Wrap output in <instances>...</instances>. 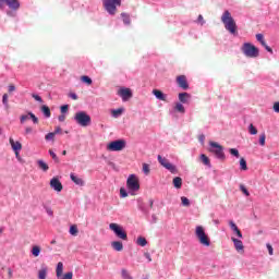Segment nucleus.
Listing matches in <instances>:
<instances>
[{
	"instance_id": "nucleus-1",
	"label": "nucleus",
	"mask_w": 279,
	"mask_h": 279,
	"mask_svg": "<svg viewBox=\"0 0 279 279\" xmlns=\"http://www.w3.org/2000/svg\"><path fill=\"white\" fill-rule=\"evenodd\" d=\"M221 23H223L225 29H227L229 34H232V36H236V22L234 21V17H232L230 11H225L222 13Z\"/></svg>"
},
{
	"instance_id": "nucleus-2",
	"label": "nucleus",
	"mask_w": 279,
	"mask_h": 279,
	"mask_svg": "<svg viewBox=\"0 0 279 279\" xmlns=\"http://www.w3.org/2000/svg\"><path fill=\"white\" fill-rule=\"evenodd\" d=\"M126 189L131 195H135L141 191V181L136 174H130L126 179Z\"/></svg>"
},
{
	"instance_id": "nucleus-3",
	"label": "nucleus",
	"mask_w": 279,
	"mask_h": 279,
	"mask_svg": "<svg viewBox=\"0 0 279 279\" xmlns=\"http://www.w3.org/2000/svg\"><path fill=\"white\" fill-rule=\"evenodd\" d=\"M195 236L201 245H204V247H210V238H208V234H206L204 227L197 226L195 228Z\"/></svg>"
},
{
	"instance_id": "nucleus-4",
	"label": "nucleus",
	"mask_w": 279,
	"mask_h": 279,
	"mask_svg": "<svg viewBox=\"0 0 279 279\" xmlns=\"http://www.w3.org/2000/svg\"><path fill=\"white\" fill-rule=\"evenodd\" d=\"M241 51L246 58H258L260 53L258 48L252 45L251 43H244L241 48Z\"/></svg>"
},
{
	"instance_id": "nucleus-5",
	"label": "nucleus",
	"mask_w": 279,
	"mask_h": 279,
	"mask_svg": "<svg viewBox=\"0 0 279 279\" xmlns=\"http://www.w3.org/2000/svg\"><path fill=\"white\" fill-rule=\"evenodd\" d=\"M209 151L216 156L218 160H226V153H223V146L217 142H209Z\"/></svg>"
},
{
	"instance_id": "nucleus-6",
	"label": "nucleus",
	"mask_w": 279,
	"mask_h": 279,
	"mask_svg": "<svg viewBox=\"0 0 279 279\" xmlns=\"http://www.w3.org/2000/svg\"><path fill=\"white\" fill-rule=\"evenodd\" d=\"M104 9L110 16L117 14V8L121 5V0H102Z\"/></svg>"
},
{
	"instance_id": "nucleus-7",
	"label": "nucleus",
	"mask_w": 279,
	"mask_h": 279,
	"mask_svg": "<svg viewBox=\"0 0 279 279\" xmlns=\"http://www.w3.org/2000/svg\"><path fill=\"white\" fill-rule=\"evenodd\" d=\"M74 121L77 125H81V128H88V125H90V116H88L86 111H78L74 116Z\"/></svg>"
},
{
	"instance_id": "nucleus-8",
	"label": "nucleus",
	"mask_w": 279,
	"mask_h": 279,
	"mask_svg": "<svg viewBox=\"0 0 279 279\" xmlns=\"http://www.w3.org/2000/svg\"><path fill=\"white\" fill-rule=\"evenodd\" d=\"M109 230H111L116 234V236H118V239H122V241H128V233L120 225L112 222L109 225Z\"/></svg>"
},
{
	"instance_id": "nucleus-9",
	"label": "nucleus",
	"mask_w": 279,
	"mask_h": 279,
	"mask_svg": "<svg viewBox=\"0 0 279 279\" xmlns=\"http://www.w3.org/2000/svg\"><path fill=\"white\" fill-rule=\"evenodd\" d=\"M7 7L16 12L21 8V2L19 0H0V10H5Z\"/></svg>"
},
{
	"instance_id": "nucleus-10",
	"label": "nucleus",
	"mask_w": 279,
	"mask_h": 279,
	"mask_svg": "<svg viewBox=\"0 0 279 279\" xmlns=\"http://www.w3.org/2000/svg\"><path fill=\"white\" fill-rule=\"evenodd\" d=\"M157 160L161 165V167L170 171V173H178V168L175 167V165L171 163L169 159L158 155Z\"/></svg>"
},
{
	"instance_id": "nucleus-11",
	"label": "nucleus",
	"mask_w": 279,
	"mask_h": 279,
	"mask_svg": "<svg viewBox=\"0 0 279 279\" xmlns=\"http://www.w3.org/2000/svg\"><path fill=\"white\" fill-rule=\"evenodd\" d=\"M125 140H118L109 143L107 145V150L108 151H123L125 149Z\"/></svg>"
},
{
	"instance_id": "nucleus-12",
	"label": "nucleus",
	"mask_w": 279,
	"mask_h": 279,
	"mask_svg": "<svg viewBox=\"0 0 279 279\" xmlns=\"http://www.w3.org/2000/svg\"><path fill=\"white\" fill-rule=\"evenodd\" d=\"M118 95L121 97L122 101H130V99L133 97L132 89L128 87H120Z\"/></svg>"
},
{
	"instance_id": "nucleus-13",
	"label": "nucleus",
	"mask_w": 279,
	"mask_h": 279,
	"mask_svg": "<svg viewBox=\"0 0 279 279\" xmlns=\"http://www.w3.org/2000/svg\"><path fill=\"white\" fill-rule=\"evenodd\" d=\"M29 119L33 121V123L35 125H38V117H36V114H34V112L32 111H28L27 113L25 114H22L20 117V123H25V121H29Z\"/></svg>"
},
{
	"instance_id": "nucleus-14",
	"label": "nucleus",
	"mask_w": 279,
	"mask_h": 279,
	"mask_svg": "<svg viewBox=\"0 0 279 279\" xmlns=\"http://www.w3.org/2000/svg\"><path fill=\"white\" fill-rule=\"evenodd\" d=\"M231 241L234 245V250L238 252V254H245V246L243 245V241L240 239H236L234 236H231Z\"/></svg>"
},
{
	"instance_id": "nucleus-15",
	"label": "nucleus",
	"mask_w": 279,
	"mask_h": 279,
	"mask_svg": "<svg viewBox=\"0 0 279 279\" xmlns=\"http://www.w3.org/2000/svg\"><path fill=\"white\" fill-rule=\"evenodd\" d=\"M50 187L53 189V191H57V193H61L63 186H62V182H60L59 178H52L50 180Z\"/></svg>"
},
{
	"instance_id": "nucleus-16",
	"label": "nucleus",
	"mask_w": 279,
	"mask_h": 279,
	"mask_svg": "<svg viewBox=\"0 0 279 279\" xmlns=\"http://www.w3.org/2000/svg\"><path fill=\"white\" fill-rule=\"evenodd\" d=\"M229 228L233 232V236L238 239H243V233L241 232V229L234 223L232 220L229 221Z\"/></svg>"
},
{
	"instance_id": "nucleus-17",
	"label": "nucleus",
	"mask_w": 279,
	"mask_h": 279,
	"mask_svg": "<svg viewBox=\"0 0 279 279\" xmlns=\"http://www.w3.org/2000/svg\"><path fill=\"white\" fill-rule=\"evenodd\" d=\"M9 143H10L13 151H15L16 158H19V153L23 149V145L21 144V142H14L13 138H10Z\"/></svg>"
},
{
	"instance_id": "nucleus-18",
	"label": "nucleus",
	"mask_w": 279,
	"mask_h": 279,
	"mask_svg": "<svg viewBox=\"0 0 279 279\" xmlns=\"http://www.w3.org/2000/svg\"><path fill=\"white\" fill-rule=\"evenodd\" d=\"M177 84L180 86V88H183V90H187L189 88V82H186V76L184 75L177 77Z\"/></svg>"
},
{
	"instance_id": "nucleus-19",
	"label": "nucleus",
	"mask_w": 279,
	"mask_h": 279,
	"mask_svg": "<svg viewBox=\"0 0 279 279\" xmlns=\"http://www.w3.org/2000/svg\"><path fill=\"white\" fill-rule=\"evenodd\" d=\"M48 271H49V267L47 266V264L43 263L38 271V279H47Z\"/></svg>"
},
{
	"instance_id": "nucleus-20",
	"label": "nucleus",
	"mask_w": 279,
	"mask_h": 279,
	"mask_svg": "<svg viewBox=\"0 0 279 279\" xmlns=\"http://www.w3.org/2000/svg\"><path fill=\"white\" fill-rule=\"evenodd\" d=\"M153 95L159 101H167V94L162 93L160 89H153Z\"/></svg>"
},
{
	"instance_id": "nucleus-21",
	"label": "nucleus",
	"mask_w": 279,
	"mask_h": 279,
	"mask_svg": "<svg viewBox=\"0 0 279 279\" xmlns=\"http://www.w3.org/2000/svg\"><path fill=\"white\" fill-rule=\"evenodd\" d=\"M70 179L72 182H74V184H76V186H84V179L75 175V173H71Z\"/></svg>"
},
{
	"instance_id": "nucleus-22",
	"label": "nucleus",
	"mask_w": 279,
	"mask_h": 279,
	"mask_svg": "<svg viewBox=\"0 0 279 279\" xmlns=\"http://www.w3.org/2000/svg\"><path fill=\"white\" fill-rule=\"evenodd\" d=\"M37 166L40 171H44V173H47V171H49V165H47V162H45V160L43 159L37 160Z\"/></svg>"
},
{
	"instance_id": "nucleus-23",
	"label": "nucleus",
	"mask_w": 279,
	"mask_h": 279,
	"mask_svg": "<svg viewBox=\"0 0 279 279\" xmlns=\"http://www.w3.org/2000/svg\"><path fill=\"white\" fill-rule=\"evenodd\" d=\"M179 100L181 101V104H189V101H191V94L189 93L179 94Z\"/></svg>"
},
{
	"instance_id": "nucleus-24",
	"label": "nucleus",
	"mask_w": 279,
	"mask_h": 279,
	"mask_svg": "<svg viewBox=\"0 0 279 279\" xmlns=\"http://www.w3.org/2000/svg\"><path fill=\"white\" fill-rule=\"evenodd\" d=\"M111 247L116 252H123V243L121 241H113V242H111Z\"/></svg>"
},
{
	"instance_id": "nucleus-25",
	"label": "nucleus",
	"mask_w": 279,
	"mask_h": 279,
	"mask_svg": "<svg viewBox=\"0 0 279 279\" xmlns=\"http://www.w3.org/2000/svg\"><path fill=\"white\" fill-rule=\"evenodd\" d=\"M63 271H64V264L62 262H59L56 268L57 278H62Z\"/></svg>"
},
{
	"instance_id": "nucleus-26",
	"label": "nucleus",
	"mask_w": 279,
	"mask_h": 279,
	"mask_svg": "<svg viewBox=\"0 0 279 279\" xmlns=\"http://www.w3.org/2000/svg\"><path fill=\"white\" fill-rule=\"evenodd\" d=\"M123 112H125L124 108L112 109L111 117H113V119H119V117H121V114H123Z\"/></svg>"
},
{
	"instance_id": "nucleus-27",
	"label": "nucleus",
	"mask_w": 279,
	"mask_h": 279,
	"mask_svg": "<svg viewBox=\"0 0 279 279\" xmlns=\"http://www.w3.org/2000/svg\"><path fill=\"white\" fill-rule=\"evenodd\" d=\"M41 112L46 119H49L51 117V109L47 107V105L41 106Z\"/></svg>"
},
{
	"instance_id": "nucleus-28",
	"label": "nucleus",
	"mask_w": 279,
	"mask_h": 279,
	"mask_svg": "<svg viewBox=\"0 0 279 279\" xmlns=\"http://www.w3.org/2000/svg\"><path fill=\"white\" fill-rule=\"evenodd\" d=\"M31 254L35 257L38 258L40 256V246L35 245L32 247Z\"/></svg>"
},
{
	"instance_id": "nucleus-29",
	"label": "nucleus",
	"mask_w": 279,
	"mask_h": 279,
	"mask_svg": "<svg viewBox=\"0 0 279 279\" xmlns=\"http://www.w3.org/2000/svg\"><path fill=\"white\" fill-rule=\"evenodd\" d=\"M173 186L174 189H182V178L175 177L173 179Z\"/></svg>"
},
{
	"instance_id": "nucleus-30",
	"label": "nucleus",
	"mask_w": 279,
	"mask_h": 279,
	"mask_svg": "<svg viewBox=\"0 0 279 279\" xmlns=\"http://www.w3.org/2000/svg\"><path fill=\"white\" fill-rule=\"evenodd\" d=\"M201 160H202L203 165H205L206 167H209V168L211 167L210 159L208 158V156L202 154Z\"/></svg>"
},
{
	"instance_id": "nucleus-31",
	"label": "nucleus",
	"mask_w": 279,
	"mask_h": 279,
	"mask_svg": "<svg viewBox=\"0 0 279 279\" xmlns=\"http://www.w3.org/2000/svg\"><path fill=\"white\" fill-rule=\"evenodd\" d=\"M45 141H47V143H51L56 141V133L50 132L48 134L45 135Z\"/></svg>"
},
{
	"instance_id": "nucleus-32",
	"label": "nucleus",
	"mask_w": 279,
	"mask_h": 279,
	"mask_svg": "<svg viewBox=\"0 0 279 279\" xmlns=\"http://www.w3.org/2000/svg\"><path fill=\"white\" fill-rule=\"evenodd\" d=\"M136 243L141 247H145V245H147V239H145L144 236H138L137 240H136Z\"/></svg>"
},
{
	"instance_id": "nucleus-33",
	"label": "nucleus",
	"mask_w": 279,
	"mask_h": 279,
	"mask_svg": "<svg viewBox=\"0 0 279 279\" xmlns=\"http://www.w3.org/2000/svg\"><path fill=\"white\" fill-rule=\"evenodd\" d=\"M174 110H177V112H181V114H184V112H186V109H184V105L180 102L175 105Z\"/></svg>"
},
{
	"instance_id": "nucleus-34",
	"label": "nucleus",
	"mask_w": 279,
	"mask_h": 279,
	"mask_svg": "<svg viewBox=\"0 0 279 279\" xmlns=\"http://www.w3.org/2000/svg\"><path fill=\"white\" fill-rule=\"evenodd\" d=\"M240 169L241 171H247V161L245 160V158L240 159Z\"/></svg>"
},
{
	"instance_id": "nucleus-35",
	"label": "nucleus",
	"mask_w": 279,
	"mask_h": 279,
	"mask_svg": "<svg viewBox=\"0 0 279 279\" xmlns=\"http://www.w3.org/2000/svg\"><path fill=\"white\" fill-rule=\"evenodd\" d=\"M248 133H250L252 136H256V134H258V130L256 129V126H254V124H250V125H248Z\"/></svg>"
},
{
	"instance_id": "nucleus-36",
	"label": "nucleus",
	"mask_w": 279,
	"mask_h": 279,
	"mask_svg": "<svg viewBox=\"0 0 279 279\" xmlns=\"http://www.w3.org/2000/svg\"><path fill=\"white\" fill-rule=\"evenodd\" d=\"M122 16V21L124 23V25H130L131 21H130V14L128 13H121Z\"/></svg>"
},
{
	"instance_id": "nucleus-37",
	"label": "nucleus",
	"mask_w": 279,
	"mask_h": 279,
	"mask_svg": "<svg viewBox=\"0 0 279 279\" xmlns=\"http://www.w3.org/2000/svg\"><path fill=\"white\" fill-rule=\"evenodd\" d=\"M265 141H267V135L264 133H260L259 135V145L260 147H265Z\"/></svg>"
},
{
	"instance_id": "nucleus-38",
	"label": "nucleus",
	"mask_w": 279,
	"mask_h": 279,
	"mask_svg": "<svg viewBox=\"0 0 279 279\" xmlns=\"http://www.w3.org/2000/svg\"><path fill=\"white\" fill-rule=\"evenodd\" d=\"M81 81L84 82V84H87V86H90V84H93V78L86 75L82 76Z\"/></svg>"
},
{
	"instance_id": "nucleus-39",
	"label": "nucleus",
	"mask_w": 279,
	"mask_h": 279,
	"mask_svg": "<svg viewBox=\"0 0 279 279\" xmlns=\"http://www.w3.org/2000/svg\"><path fill=\"white\" fill-rule=\"evenodd\" d=\"M181 204H182V206H185L186 208H189V206H191V201L187 197L182 196Z\"/></svg>"
},
{
	"instance_id": "nucleus-40",
	"label": "nucleus",
	"mask_w": 279,
	"mask_h": 279,
	"mask_svg": "<svg viewBox=\"0 0 279 279\" xmlns=\"http://www.w3.org/2000/svg\"><path fill=\"white\" fill-rule=\"evenodd\" d=\"M121 276L123 279H133L130 272L126 269L121 270Z\"/></svg>"
},
{
	"instance_id": "nucleus-41",
	"label": "nucleus",
	"mask_w": 279,
	"mask_h": 279,
	"mask_svg": "<svg viewBox=\"0 0 279 279\" xmlns=\"http://www.w3.org/2000/svg\"><path fill=\"white\" fill-rule=\"evenodd\" d=\"M2 104L7 110H8V108H10V104L8 102V94H3Z\"/></svg>"
},
{
	"instance_id": "nucleus-42",
	"label": "nucleus",
	"mask_w": 279,
	"mask_h": 279,
	"mask_svg": "<svg viewBox=\"0 0 279 279\" xmlns=\"http://www.w3.org/2000/svg\"><path fill=\"white\" fill-rule=\"evenodd\" d=\"M256 40L258 41V43H260V45L262 46H265V36H263V34H257L256 35Z\"/></svg>"
},
{
	"instance_id": "nucleus-43",
	"label": "nucleus",
	"mask_w": 279,
	"mask_h": 279,
	"mask_svg": "<svg viewBox=\"0 0 279 279\" xmlns=\"http://www.w3.org/2000/svg\"><path fill=\"white\" fill-rule=\"evenodd\" d=\"M229 153L231 154V156H234L235 158H239L241 156L239 154V149H236V148H230Z\"/></svg>"
},
{
	"instance_id": "nucleus-44",
	"label": "nucleus",
	"mask_w": 279,
	"mask_h": 279,
	"mask_svg": "<svg viewBox=\"0 0 279 279\" xmlns=\"http://www.w3.org/2000/svg\"><path fill=\"white\" fill-rule=\"evenodd\" d=\"M77 227L76 226H71L70 227V234H72V236H77Z\"/></svg>"
},
{
	"instance_id": "nucleus-45",
	"label": "nucleus",
	"mask_w": 279,
	"mask_h": 279,
	"mask_svg": "<svg viewBox=\"0 0 279 279\" xmlns=\"http://www.w3.org/2000/svg\"><path fill=\"white\" fill-rule=\"evenodd\" d=\"M48 153L51 156L52 160H54L56 162H60V158H58V155H56L52 149H49Z\"/></svg>"
},
{
	"instance_id": "nucleus-46",
	"label": "nucleus",
	"mask_w": 279,
	"mask_h": 279,
	"mask_svg": "<svg viewBox=\"0 0 279 279\" xmlns=\"http://www.w3.org/2000/svg\"><path fill=\"white\" fill-rule=\"evenodd\" d=\"M142 170H143V173H144L145 175H149V171H150L149 165L143 163Z\"/></svg>"
},
{
	"instance_id": "nucleus-47",
	"label": "nucleus",
	"mask_w": 279,
	"mask_h": 279,
	"mask_svg": "<svg viewBox=\"0 0 279 279\" xmlns=\"http://www.w3.org/2000/svg\"><path fill=\"white\" fill-rule=\"evenodd\" d=\"M24 134L27 136L29 134H34V128L32 126H25Z\"/></svg>"
},
{
	"instance_id": "nucleus-48",
	"label": "nucleus",
	"mask_w": 279,
	"mask_h": 279,
	"mask_svg": "<svg viewBox=\"0 0 279 279\" xmlns=\"http://www.w3.org/2000/svg\"><path fill=\"white\" fill-rule=\"evenodd\" d=\"M240 191H242V193H244L246 197H250V191H247V187H245V185L241 184Z\"/></svg>"
},
{
	"instance_id": "nucleus-49",
	"label": "nucleus",
	"mask_w": 279,
	"mask_h": 279,
	"mask_svg": "<svg viewBox=\"0 0 279 279\" xmlns=\"http://www.w3.org/2000/svg\"><path fill=\"white\" fill-rule=\"evenodd\" d=\"M120 197L122 198L128 197V190H125V187L120 189Z\"/></svg>"
},
{
	"instance_id": "nucleus-50",
	"label": "nucleus",
	"mask_w": 279,
	"mask_h": 279,
	"mask_svg": "<svg viewBox=\"0 0 279 279\" xmlns=\"http://www.w3.org/2000/svg\"><path fill=\"white\" fill-rule=\"evenodd\" d=\"M61 279H73V272L72 271L65 272Z\"/></svg>"
},
{
	"instance_id": "nucleus-51",
	"label": "nucleus",
	"mask_w": 279,
	"mask_h": 279,
	"mask_svg": "<svg viewBox=\"0 0 279 279\" xmlns=\"http://www.w3.org/2000/svg\"><path fill=\"white\" fill-rule=\"evenodd\" d=\"M66 112H69V105L61 106V113L66 114Z\"/></svg>"
},
{
	"instance_id": "nucleus-52",
	"label": "nucleus",
	"mask_w": 279,
	"mask_h": 279,
	"mask_svg": "<svg viewBox=\"0 0 279 279\" xmlns=\"http://www.w3.org/2000/svg\"><path fill=\"white\" fill-rule=\"evenodd\" d=\"M266 247L268 250L269 256H274V246H271V244H266Z\"/></svg>"
},
{
	"instance_id": "nucleus-53",
	"label": "nucleus",
	"mask_w": 279,
	"mask_h": 279,
	"mask_svg": "<svg viewBox=\"0 0 279 279\" xmlns=\"http://www.w3.org/2000/svg\"><path fill=\"white\" fill-rule=\"evenodd\" d=\"M32 97L35 101H39V104H43V98L40 96L33 94Z\"/></svg>"
},
{
	"instance_id": "nucleus-54",
	"label": "nucleus",
	"mask_w": 279,
	"mask_h": 279,
	"mask_svg": "<svg viewBox=\"0 0 279 279\" xmlns=\"http://www.w3.org/2000/svg\"><path fill=\"white\" fill-rule=\"evenodd\" d=\"M272 110H274V112H277L279 114V101L274 104Z\"/></svg>"
},
{
	"instance_id": "nucleus-55",
	"label": "nucleus",
	"mask_w": 279,
	"mask_h": 279,
	"mask_svg": "<svg viewBox=\"0 0 279 279\" xmlns=\"http://www.w3.org/2000/svg\"><path fill=\"white\" fill-rule=\"evenodd\" d=\"M69 98H70V99H73L74 101H77V94H75V93H70V94H69Z\"/></svg>"
},
{
	"instance_id": "nucleus-56",
	"label": "nucleus",
	"mask_w": 279,
	"mask_h": 279,
	"mask_svg": "<svg viewBox=\"0 0 279 279\" xmlns=\"http://www.w3.org/2000/svg\"><path fill=\"white\" fill-rule=\"evenodd\" d=\"M46 213L49 217H53V210L50 207H46Z\"/></svg>"
},
{
	"instance_id": "nucleus-57",
	"label": "nucleus",
	"mask_w": 279,
	"mask_h": 279,
	"mask_svg": "<svg viewBox=\"0 0 279 279\" xmlns=\"http://www.w3.org/2000/svg\"><path fill=\"white\" fill-rule=\"evenodd\" d=\"M263 47L266 49V51H268V53H274V50L267 45V43H265V46Z\"/></svg>"
},
{
	"instance_id": "nucleus-58",
	"label": "nucleus",
	"mask_w": 279,
	"mask_h": 279,
	"mask_svg": "<svg viewBox=\"0 0 279 279\" xmlns=\"http://www.w3.org/2000/svg\"><path fill=\"white\" fill-rule=\"evenodd\" d=\"M8 90H9V93H14V90H16V86L9 85Z\"/></svg>"
},
{
	"instance_id": "nucleus-59",
	"label": "nucleus",
	"mask_w": 279,
	"mask_h": 279,
	"mask_svg": "<svg viewBox=\"0 0 279 279\" xmlns=\"http://www.w3.org/2000/svg\"><path fill=\"white\" fill-rule=\"evenodd\" d=\"M198 23H201V25H204V23H206L204 21V16L203 15H198V19H197Z\"/></svg>"
},
{
	"instance_id": "nucleus-60",
	"label": "nucleus",
	"mask_w": 279,
	"mask_h": 279,
	"mask_svg": "<svg viewBox=\"0 0 279 279\" xmlns=\"http://www.w3.org/2000/svg\"><path fill=\"white\" fill-rule=\"evenodd\" d=\"M144 256L148 259V263H151V255L149 253H144Z\"/></svg>"
},
{
	"instance_id": "nucleus-61",
	"label": "nucleus",
	"mask_w": 279,
	"mask_h": 279,
	"mask_svg": "<svg viewBox=\"0 0 279 279\" xmlns=\"http://www.w3.org/2000/svg\"><path fill=\"white\" fill-rule=\"evenodd\" d=\"M8 276H9L10 279L13 278L14 274L12 271V268H8Z\"/></svg>"
},
{
	"instance_id": "nucleus-62",
	"label": "nucleus",
	"mask_w": 279,
	"mask_h": 279,
	"mask_svg": "<svg viewBox=\"0 0 279 279\" xmlns=\"http://www.w3.org/2000/svg\"><path fill=\"white\" fill-rule=\"evenodd\" d=\"M157 221H158V217L156 216V214H153L151 223H156Z\"/></svg>"
},
{
	"instance_id": "nucleus-63",
	"label": "nucleus",
	"mask_w": 279,
	"mask_h": 279,
	"mask_svg": "<svg viewBox=\"0 0 279 279\" xmlns=\"http://www.w3.org/2000/svg\"><path fill=\"white\" fill-rule=\"evenodd\" d=\"M60 132H62V129L60 126H57L54 132H52V134H60Z\"/></svg>"
},
{
	"instance_id": "nucleus-64",
	"label": "nucleus",
	"mask_w": 279,
	"mask_h": 279,
	"mask_svg": "<svg viewBox=\"0 0 279 279\" xmlns=\"http://www.w3.org/2000/svg\"><path fill=\"white\" fill-rule=\"evenodd\" d=\"M65 119H66V116H64V114L59 116V121H60L61 123L64 122Z\"/></svg>"
}]
</instances>
